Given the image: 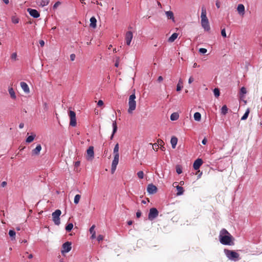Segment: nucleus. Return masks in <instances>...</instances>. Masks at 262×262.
I'll use <instances>...</instances> for the list:
<instances>
[{"mask_svg":"<svg viewBox=\"0 0 262 262\" xmlns=\"http://www.w3.org/2000/svg\"><path fill=\"white\" fill-rule=\"evenodd\" d=\"M219 238L220 242L223 245H234V237L226 229L223 228L220 231Z\"/></svg>","mask_w":262,"mask_h":262,"instance_id":"1","label":"nucleus"},{"mask_svg":"<svg viewBox=\"0 0 262 262\" xmlns=\"http://www.w3.org/2000/svg\"><path fill=\"white\" fill-rule=\"evenodd\" d=\"M224 252L226 257L232 261H236L241 259L239 254L233 250L225 249Z\"/></svg>","mask_w":262,"mask_h":262,"instance_id":"2","label":"nucleus"},{"mask_svg":"<svg viewBox=\"0 0 262 262\" xmlns=\"http://www.w3.org/2000/svg\"><path fill=\"white\" fill-rule=\"evenodd\" d=\"M136 95L135 93L132 94L130 95L128 100V105L129 107L128 109V113L129 114H132L133 111L136 109V102L135 101Z\"/></svg>","mask_w":262,"mask_h":262,"instance_id":"3","label":"nucleus"},{"mask_svg":"<svg viewBox=\"0 0 262 262\" xmlns=\"http://www.w3.org/2000/svg\"><path fill=\"white\" fill-rule=\"evenodd\" d=\"M61 214V211L59 209L56 210L52 214L53 221L56 225H59L60 224V215Z\"/></svg>","mask_w":262,"mask_h":262,"instance_id":"4","label":"nucleus"},{"mask_svg":"<svg viewBox=\"0 0 262 262\" xmlns=\"http://www.w3.org/2000/svg\"><path fill=\"white\" fill-rule=\"evenodd\" d=\"M159 214V211L156 208H151L149 210L148 215V219L150 221H152L156 219Z\"/></svg>","mask_w":262,"mask_h":262,"instance_id":"5","label":"nucleus"},{"mask_svg":"<svg viewBox=\"0 0 262 262\" xmlns=\"http://www.w3.org/2000/svg\"><path fill=\"white\" fill-rule=\"evenodd\" d=\"M69 116L70 118V125L73 127L76 126L77 124L76 113L73 111H70Z\"/></svg>","mask_w":262,"mask_h":262,"instance_id":"6","label":"nucleus"},{"mask_svg":"<svg viewBox=\"0 0 262 262\" xmlns=\"http://www.w3.org/2000/svg\"><path fill=\"white\" fill-rule=\"evenodd\" d=\"M71 245L72 243L70 242H66L64 243L62 246V250H61V253H64L69 252L72 249Z\"/></svg>","mask_w":262,"mask_h":262,"instance_id":"7","label":"nucleus"},{"mask_svg":"<svg viewBox=\"0 0 262 262\" xmlns=\"http://www.w3.org/2000/svg\"><path fill=\"white\" fill-rule=\"evenodd\" d=\"M87 159L92 160L94 158V147L92 146H90L86 150Z\"/></svg>","mask_w":262,"mask_h":262,"instance_id":"8","label":"nucleus"},{"mask_svg":"<svg viewBox=\"0 0 262 262\" xmlns=\"http://www.w3.org/2000/svg\"><path fill=\"white\" fill-rule=\"evenodd\" d=\"M27 11L29 14L33 17L37 18L40 16V14L38 11L31 8H28Z\"/></svg>","mask_w":262,"mask_h":262,"instance_id":"9","label":"nucleus"},{"mask_svg":"<svg viewBox=\"0 0 262 262\" xmlns=\"http://www.w3.org/2000/svg\"><path fill=\"white\" fill-rule=\"evenodd\" d=\"M147 191L149 194H154L157 192V188L154 184H150L147 186Z\"/></svg>","mask_w":262,"mask_h":262,"instance_id":"10","label":"nucleus"},{"mask_svg":"<svg viewBox=\"0 0 262 262\" xmlns=\"http://www.w3.org/2000/svg\"><path fill=\"white\" fill-rule=\"evenodd\" d=\"M133 35L131 31H127L125 34V40L127 45L129 46L133 39Z\"/></svg>","mask_w":262,"mask_h":262,"instance_id":"11","label":"nucleus"},{"mask_svg":"<svg viewBox=\"0 0 262 262\" xmlns=\"http://www.w3.org/2000/svg\"><path fill=\"white\" fill-rule=\"evenodd\" d=\"M203 162L202 159L198 158L194 161L193 164V167L195 170L199 169L200 166L202 165Z\"/></svg>","mask_w":262,"mask_h":262,"instance_id":"12","label":"nucleus"},{"mask_svg":"<svg viewBox=\"0 0 262 262\" xmlns=\"http://www.w3.org/2000/svg\"><path fill=\"white\" fill-rule=\"evenodd\" d=\"M201 24L202 27L204 29L205 31H209L210 29V26L209 24L208 19H203L201 20Z\"/></svg>","mask_w":262,"mask_h":262,"instance_id":"13","label":"nucleus"},{"mask_svg":"<svg viewBox=\"0 0 262 262\" xmlns=\"http://www.w3.org/2000/svg\"><path fill=\"white\" fill-rule=\"evenodd\" d=\"M41 149V146L40 144H38L36 148L32 150V155H38L40 153V151Z\"/></svg>","mask_w":262,"mask_h":262,"instance_id":"14","label":"nucleus"},{"mask_svg":"<svg viewBox=\"0 0 262 262\" xmlns=\"http://www.w3.org/2000/svg\"><path fill=\"white\" fill-rule=\"evenodd\" d=\"M112 126H113V132H112V134L110 137L111 140L113 139V138H114V134L116 133L117 130V125L116 121L115 120L113 122Z\"/></svg>","mask_w":262,"mask_h":262,"instance_id":"15","label":"nucleus"},{"mask_svg":"<svg viewBox=\"0 0 262 262\" xmlns=\"http://www.w3.org/2000/svg\"><path fill=\"white\" fill-rule=\"evenodd\" d=\"M238 13L242 15L245 14V7L243 4H239L237 8Z\"/></svg>","mask_w":262,"mask_h":262,"instance_id":"16","label":"nucleus"},{"mask_svg":"<svg viewBox=\"0 0 262 262\" xmlns=\"http://www.w3.org/2000/svg\"><path fill=\"white\" fill-rule=\"evenodd\" d=\"M20 86L21 87L22 89L24 90V91L26 93H29V88L28 85V84L25 82H21L20 83Z\"/></svg>","mask_w":262,"mask_h":262,"instance_id":"17","label":"nucleus"},{"mask_svg":"<svg viewBox=\"0 0 262 262\" xmlns=\"http://www.w3.org/2000/svg\"><path fill=\"white\" fill-rule=\"evenodd\" d=\"M177 142H178V138L174 136L172 137L171 138V140H170V143L171 144L172 148L173 149L176 148Z\"/></svg>","mask_w":262,"mask_h":262,"instance_id":"18","label":"nucleus"},{"mask_svg":"<svg viewBox=\"0 0 262 262\" xmlns=\"http://www.w3.org/2000/svg\"><path fill=\"white\" fill-rule=\"evenodd\" d=\"M97 20L94 16L90 18V27L95 29L96 27Z\"/></svg>","mask_w":262,"mask_h":262,"instance_id":"19","label":"nucleus"},{"mask_svg":"<svg viewBox=\"0 0 262 262\" xmlns=\"http://www.w3.org/2000/svg\"><path fill=\"white\" fill-rule=\"evenodd\" d=\"M8 92L10 95V97L13 99H15L16 98L15 93L12 87H9Z\"/></svg>","mask_w":262,"mask_h":262,"instance_id":"20","label":"nucleus"},{"mask_svg":"<svg viewBox=\"0 0 262 262\" xmlns=\"http://www.w3.org/2000/svg\"><path fill=\"white\" fill-rule=\"evenodd\" d=\"M165 14L168 19H172L173 21H174L173 13L171 11H166Z\"/></svg>","mask_w":262,"mask_h":262,"instance_id":"21","label":"nucleus"},{"mask_svg":"<svg viewBox=\"0 0 262 262\" xmlns=\"http://www.w3.org/2000/svg\"><path fill=\"white\" fill-rule=\"evenodd\" d=\"M176 188L177 190V195H181L183 194L184 190L183 187L178 185Z\"/></svg>","mask_w":262,"mask_h":262,"instance_id":"22","label":"nucleus"},{"mask_svg":"<svg viewBox=\"0 0 262 262\" xmlns=\"http://www.w3.org/2000/svg\"><path fill=\"white\" fill-rule=\"evenodd\" d=\"M201 20L207 19L206 16V8L204 7L202 8V12H201Z\"/></svg>","mask_w":262,"mask_h":262,"instance_id":"23","label":"nucleus"},{"mask_svg":"<svg viewBox=\"0 0 262 262\" xmlns=\"http://www.w3.org/2000/svg\"><path fill=\"white\" fill-rule=\"evenodd\" d=\"M178 34L177 33H173L168 38V41L170 42H173L178 37Z\"/></svg>","mask_w":262,"mask_h":262,"instance_id":"24","label":"nucleus"},{"mask_svg":"<svg viewBox=\"0 0 262 262\" xmlns=\"http://www.w3.org/2000/svg\"><path fill=\"white\" fill-rule=\"evenodd\" d=\"M119 144L117 143L115 145V147L114 148L113 153H114V156H119Z\"/></svg>","mask_w":262,"mask_h":262,"instance_id":"25","label":"nucleus"},{"mask_svg":"<svg viewBox=\"0 0 262 262\" xmlns=\"http://www.w3.org/2000/svg\"><path fill=\"white\" fill-rule=\"evenodd\" d=\"M179 115L177 113H173L170 115V119L172 121H175L178 119Z\"/></svg>","mask_w":262,"mask_h":262,"instance_id":"26","label":"nucleus"},{"mask_svg":"<svg viewBox=\"0 0 262 262\" xmlns=\"http://www.w3.org/2000/svg\"><path fill=\"white\" fill-rule=\"evenodd\" d=\"M228 108L226 105H223L221 108V114L226 115L228 113Z\"/></svg>","mask_w":262,"mask_h":262,"instance_id":"27","label":"nucleus"},{"mask_svg":"<svg viewBox=\"0 0 262 262\" xmlns=\"http://www.w3.org/2000/svg\"><path fill=\"white\" fill-rule=\"evenodd\" d=\"M119 156H115L112 165L117 166L119 162Z\"/></svg>","mask_w":262,"mask_h":262,"instance_id":"28","label":"nucleus"},{"mask_svg":"<svg viewBox=\"0 0 262 262\" xmlns=\"http://www.w3.org/2000/svg\"><path fill=\"white\" fill-rule=\"evenodd\" d=\"M194 119L195 121H199L201 119V115L199 112H196L194 114Z\"/></svg>","mask_w":262,"mask_h":262,"instance_id":"29","label":"nucleus"},{"mask_svg":"<svg viewBox=\"0 0 262 262\" xmlns=\"http://www.w3.org/2000/svg\"><path fill=\"white\" fill-rule=\"evenodd\" d=\"M249 112H250V111H249V109L248 108L245 114H244V115L241 118V120H245L247 119L248 116H249Z\"/></svg>","mask_w":262,"mask_h":262,"instance_id":"30","label":"nucleus"},{"mask_svg":"<svg viewBox=\"0 0 262 262\" xmlns=\"http://www.w3.org/2000/svg\"><path fill=\"white\" fill-rule=\"evenodd\" d=\"M183 84V82H182V79H180L179 80L178 83L177 85V91H180L182 90L183 86L181 85V84Z\"/></svg>","mask_w":262,"mask_h":262,"instance_id":"31","label":"nucleus"},{"mask_svg":"<svg viewBox=\"0 0 262 262\" xmlns=\"http://www.w3.org/2000/svg\"><path fill=\"white\" fill-rule=\"evenodd\" d=\"M73 228V224L71 223H69L66 226V230L67 232H70Z\"/></svg>","mask_w":262,"mask_h":262,"instance_id":"32","label":"nucleus"},{"mask_svg":"<svg viewBox=\"0 0 262 262\" xmlns=\"http://www.w3.org/2000/svg\"><path fill=\"white\" fill-rule=\"evenodd\" d=\"M15 231L13 230H10L9 231V235L10 237L11 238V239L13 240V239H15Z\"/></svg>","mask_w":262,"mask_h":262,"instance_id":"33","label":"nucleus"},{"mask_svg":"<svg viewBox=\"0 0 262 262\" xmlns=\"http://www.w3.org/2000/svg\"><path fill=\"white\" fill-rule=\"evenodd\" d=\"M35 137V135L28 136L26 139V142L27 143L32 142L34 140Z\"/></svg>","mask_w":262,"mask_h":262,"instance_id":"34","label":"nucleus"},{"mask_svg":"<svg viewBox=\"0 0 262 262\" xmlns=\"http://www.w3.org/2000/svg\"><path fill=\"white\" fill-rule=\"evenodd\" d=\"M213 93H214V96L216 98L219 97L220 95V90L218 88H215L213 90Z\"/></svg>","mask_w":262,"mask_h":262,"instance_id":"35","label":"nucleus"},{"mask_svg":"<svg viewBox=\"0 0 262 262\" xmlns=\"http://www.w3.org/2000/svg\"><path fill=\"white\" fill-rule=\"evenodd\" d=\"M81 195L80 194H76L74 197V202L75 204H77L80 200Z\"/></svg>","mask_w":262,"mask_h":262,"instance_id":"36","label":"nucleus"},{"mask_svg":"<svg viewBox=\"0 0 262 262\" xmlns=\"http://www.w3.org/2000/svg\"><path fill=\"white\" fill-rule=\"evenodd\" d=\"M11 20H12V22L13 23V24H17L19 23V18L16 16H12V18H11Z\"/></svg>","mask_w":262,"mask_h":262,"instance_id":"37","label":"nucleus"},{"mask_svg":"<svg viewBox=\"0 0 262 262\" xmlns=\"http://www.w3.org/2000/svg\"><path fill=\"white\" fill-rule=\"evenodd\" d=\"M50 2V0H41L40 5L42 7H44L45 6H47L49 4Z\"/></svg>","mask_w":262,"mask_h":262,"instance_id":"38","label":"nucleus"},{"mask_svg":"<svg viewBox=\"0 0 262 262\" xmlns=\"http://www.w3.org/2000/svg\"><path fill=\"white\" fill-rule=\"evenodd\" d=\"M176 172L178 174H181L182 172V169L180 165H177L176 166Z\"/></svg>","mask_w":262,"mask_h":262,"instance_id":"39","label":"nucleus"},{"mask_svg":"<svg viewBox=\"0 0 262 262\" xmlns=\"http://www.w3.org/2000/svg\"><path fill=\"white\" fill-rule=\"evenodd\" d=\"M11 59L12 60L16 61L17 60V53L16 52L13 53L11 56Z\"/></svg>","mask_w":262,"mask_h":262,"instance_id":"40","label":"nucleus"},{"mask_svg":"<svg viewBox=\"0 0 262 262\" xmlns=\"http://www.w3.org/2000/svg\"><path fill=\"white\" fill-rule=\"evenodd\" d=\"M137 176L139 179H142L144 177V173L142 171H139L137 172Z\"/></svg>","mask_w":262,"mask_h":262,"instance_id":"41","label":"nucleus"},{"mask_svg":"<svg viewBox=\"0 0 262 262\" xmlns=\"http://www.w3.org/2000/svg\"><path fill=\"white\" fill-rule=\"evenodd\" d=\"M240 93L241 95L246 94L247 93L246 89L245 87H242L240 90Z\"/></svg>","mask_w":262,"mask_h":262,"instance_id":"42","label":"nucleus"},{"mask_svg":"<svg viewBox=\"0 0 262 262\" xmlns=\"http://www.w3.org/2000/svg\"><path fill=\"white\" fill-rule=\"evenodd\" d=\"M61 4V3L59 1L56 2L53 6V9H56Z\"/></svg>","mask_w":262,"mask_h":262,"instance_id":"43","label":"nucleus"},{"mask_svg":"<svg viewBox=\"0 0 262 262\" xmlns=\"http://www.w3.org/2000/svg\"><path fill=\"white\" fill-rule=\"evenodd\" d=\"M199 51L200 53L202 54H205L207 52V50L205 48H200Z\"/></svg>","mask_w":262,"mask_h":262,"instance_id":"44","label":"nucleus"},{"mask_svg":"<svg viewBox=\"0 0 262 262\" xmlns=\"http://www.w3.org/2000/svg\"><path fill=\"white\" fill-rule=\"evenodd\" d=\"M221 35H222V36L223 37H227L226 33V30H225V28L222 29V30H221Z\"/></svg>","mask_w":262,"mask_h":262,"instance_id":"45","label":"nucleus"},{"mask_svg":"<svg viewBox=\"0 0 262 262\" xmlns=\"http://www.w3.org/2000/svg\"><path fill=\"white\" fill-rule=\"evenodd\" d=\"M95 226L94 225H92V227L90 228V233H96L95 230H94V229H95Z\"/></svg>","mask_w":262,"mask_h":262,"instance_id":"46","label":"nucleus"},{"mask_svg":"<svg viewBox=\"0 0 262 262\" xmlns=\"http://www.w3.org/2000/svg\"><path fill=\"white\" fill-rule=\"evenodd\" d=\"M103 239V236L102 235H99L97 237V240L98 242H100Z\"/></svg>","mask_w":262,"mask_h":262,"instance_id":"47","label":"nucleus"},{"mask_svg":"<svg viewBox=\"0 0 262 262\" xmlns=\"http://www.w3.org/2000/svg\"><path fill=\"white\" fill-rule=\"evenodd\" d=\"M116 168H117V166L112 165V167H111L112 173H113L115 172V171L116 169Z\"/></svg>","mask_w":262,"mask_h":262,"instance_id":"48","label":"nucleus"},{"mask_svg":"<svg viewBox=\"0 0 262 262\" xmlns=\"http://www.w3.org/2000/svg\"><path fill=\"white\" fill-rule=\"evenodd\" d=\"M141 212L140 210H138L136 212V216L137 218H139L141 216Z\"/></svg>","mask_w":262,"mask_h":262,"instance_id":"49","label":"nucleus"},{"mask_svg":"<svg viewBox=\"0 0 262 262\" xmlns=\"http://www.w3.org/2000/svg\"><path fill=\"white\" fill-rule=\"evenodd\" d=\"M97 105H98L99 106H102V105H103V101H102V100H99L98 101Z\"/></svg>","mask_w":262,"mask_h":262,"instance_id":"50","label":"nucleus"},{"mask_svg":"<svg viewBox=\"0 0 262 262\" xmlns=\"http://www.w3.org/2000/svg\"><path fill=\"white\" fill-rule=\"evenodd\" d=\"M75 59V55L74 54H72L70 55V59L72 61H74Z\"/></svg>","mask_w":262,"mask_h":262,"instance_id":"51","label":"nucleus"},{"mask_svg":"<svg viewBox=\"0 0 262 262\" xmlns=\"http://www.w3.org/2000/svg\"><path fill=\"white\" fill-rule=\"evenodd\" d=\"M193 81H194V79H193V78L192 76H191V77H190V78H189V79H188V83H189V84H190V83H191Z\"/></svg>","mask_w":262,"mask_h":262,"instance_id":"52","label":"nucleus"},{"mask_svg":"<svg viewBox=\"0 0 262 262\" xmlns=\"http://www.w3.org/2000/svg\"><path fill=\"white\" fill-rule=\"evenodd\" d=\"M207 142V139H206V138H204L203 139V140H202V143L203 145H205V144H206Z\"/></svg>","mask_w":262,"mask_h":262,"instance_id":"53","label":"nucleus"},{"mask_svg":"<svg viewBox=\"0 0 262 262\" xmlns=\"http://www.w3.org/2000/svg\"><path fill=\"white\" fill-rule=\"evenodd\" d=\"M39 42L41 47H43L45 45V41L43 40H40Z\"/></svg>","mask_w":262,"mask_h":262,"instance_id":"54","label":"nucleus"},{"mask_svg":"<svg viewBox=\"0 0 262 262\" xmlns=\"http://www.w3.org/2000/svg\"><path fill=\"white\" fill-rule=\"evenodd\" d=\"M163 80V78L162 76H159V77H158V79H157V81H158L159 82H161Z\"/></svg>","mask_w":262,"mask_h":262,"instance_id":"55","label":"nucleus"},{"mask_svg":"<svg viewBox=\"0 0 262 262\" xmlns=\"http://www.w3.org/2000/svg\"><path fill=\"white\" fill-rule=\"evenodd\" d=\"M80 161H76L75 163V167H78L80 165Z\"/></svg>","mask_w":262,"mask_h":262,"instance_id":"56","label":"nucleus"},{"mask_svg":"<svg viewBox=\"0 0 262 262\" xmlns=\"http://www.w3.org/2000/svg\"><path fill=\"white\" fill-rule=\"evenodd\" d=\"M158 142L159 146V145L162 146V144H164L163 141L161 139H159L158 140Z\"/></svg>","mask_w":262,"mask_h":262,"instance_id":"57","label":"nucleus"},{"mask_svg":"<svg viewBox=\"0 0 262 262\" xmlns=\"http://www.w3.org/2000/svg\"><path fill=\"white\" fill-rule=\"evenodd\" d=\"M7 183L6 181H4L1 183V186L4 187L7 185Z\"/></svg>","mask_w":262,"mask_h":262,"instance_id":"58","label":"nucleus"},{"mask_svg":"<svg viewBox=\"0 0 262 262\" xmlns=\"http://www.w3.org/2000/svg\"><path fill=\"white\" fill-rule=\"evenodd\" d=\"M92 235H91V238L92 239H94L96 238V233H91Z\"/></svg>","mask_w":262,"mask_h":262,"instance_id":"59","label":"nucleus"},{"mask_svg":"<svg viewBox=\"0 0 262 262\" xmlns=\"http://www.w3.org/2000/svg\"><path fill=\"white\" fill-rule=\"evenodd\" d=\"M119 57L118 58V60H116L115 63V66L116 67H118L119 66Z\"/></svg>","mask_w":262,"mask_h":262,"instance_id":"60","label":"nucleus"},{"mask_svg":"<svg viewBox=\"0 0 262 262\" xmlns=\"http://www.w3.org/2000/svg\"><path fill=\"white\" fill-rule=\"evenodd\" d=\"M215 5L217 8H219L220 7V3L219 2L216 1L215 3Z\"/></svg>","mask_w":262,"mask_h":262,"instance_id":"61","label":"nucleus"},{"mask_svg":"<svg viewBox=\"0 0 262 262\" xmlns=\"http://www.w3.org/2000/svg\"><path fill=\"white\" fill-rule=\"evenodd\" d=\"M24 123H22V122H21V123H20L19 124V128H23L24 127Z\"/></svg>","mask_w":262,"mask_h":262,"instance_id":"62","label":"nucleus"},{"mask_svg":"<svg viewBox=\"0 0 262 262\" xmlns=\"http://www.w3.org/2000/svg\"><path fill=\"white\" fill-rule=\"evenodd\" d=\"M3 1L5 4H8L9 2V0H3Z\"/></svg>","mask_w":262,"mask_h":262,"instance_id":"63","label":"nucleus"},{"mask_svg":"<svg viewBox=\"0 0 262 262\" xmlns=\"http://www.w3.org/2000/svg\"><path fill=\"white\" fill-rule=\"evenodd\" d=\"M160 148L163 151H164L165 150V147L163 145L161 146Z\"/></svg>","mask_w":262,"mask_h":262,"instance_id":"64","label":"nucleus"}]
</instances>
